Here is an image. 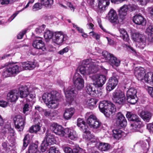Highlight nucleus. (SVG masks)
Here are the masks:
<instances>
[{
  "label": "nucleus",
  "mask_w": 153,
  "mask_h": 153,
  "mask_svg": "<svg viewBox=\"0 0 153 153\" xmlns=\"http://www.w3.org/2000/svg\"><path fill=\"white\" fill-rule=\"evenodd\" d=\"M103 62L100 58L97 59H88L83 61L82 64L78 67V69L82 75H88L96 73L100 69L99 64Z\"/></svg>",
  "instance_id": "1"
},
{
  "label": "nucleus",
  "mask_w": 153,
  "mask_h": 153,
  "mask_svg": "<svg viewBox=\"0 0 153 153\" xmlns=\"http://www.w3.org/2000/svg\"><path fill=\"white\" fill-rule=\"evenodd\" d=\"M59 94L56 91H52L50 93H45L42 96L44 102L49 108H56L58 105L57 96Z\"/></svg>",
  "instance_id": "2"
},
{
  "label": "nucleus",
  "mask_w": 153,
  "mask_h": 153,
  "mask_svg": "<svg viewBox=\"0 0 153 153\" xmlns=\"http://www.w3.org/2000/svg\"><path fill=\"white\" fill-rule=\"evenodd\" d=\"M144 68L141 67H136L134 74L137 79L141 81L144 79L145 82L153 86V74L148 73L145 74Z\"/></svg>",
  "instance_id": "3"
},
{
  "label": "nucleus",
  "mask_w": 153,
  "mask_h": 153,
  "mask_svg": "<svg viewBox=\"0 0 153 153\" xmlns=\"http://www.w3.org/2000/svg\"><path fill=\"white\" fill-rule=\"evenodd\" d=\"M99 108L100 111L108 117L116 111V108L114 105L106 101L100 102Z\"/></svg>",
  "instance_id": "4"
},
{
  "label": "nucleus",
  "mask_w": 153,
  "mask_h": 153,
  "mask_svg": "<svg viewBox=\"0 0 153 153\" xmlns=\"http://www.w3.org/2000/svg\"><path fill=\"white\" fill-rule=\"evenodd\" d=\"M22 71L21 67L18 65L10 64L7 66L5 70L2 73L3 76L6 77L18 74Z\"/></svg>",
  "instance_id": "5"
},
{
  "label": "nucleus",
  "mask_w": 153,
  "mask_h": 153,
  "mask_svg": "<svg viewBox=\"0 0 153 153\" xmlns=\"http://www.w3.org/2000/svg\"><path fill=\"white\" fill-rule=\"evenodd\" d=\"M112 95V99L115 103L120 105H122L125 102L126 98L124 94L120 90H115Z\"/></svg>",
  "instance_id": "6"
},
{
  "label": "nucleus",
  "mask_w": 153,
  "mask_h": 153,
  "mask_svg": "<svg viewBox=\"0 0 153 153\" xmlns=\"http://www.w3.org/2000/svg\"><path fill=\"white\" fill-rule=\"evenodd\" d=\"M46 140H44L41 145V150L42 152H44L47 149V147L50 145V143L52 144L54 140V136L49 131H47L45 137Z\"/></svg>",
  "instance_id": "7"
},
{
  "label": "nucleus",
  "mask_w": 153,
  "mask_h": 153,
  "mask_svg": "<svg viewBox=\"0 0 153 153\" xmlns=\"http://www.w3.org/2000/svg\"><path fill=\"white\" fill-rule=\"evenodd\" d=\"M92 79L93 81L94 85L96 86L102 87L105 83L106 77L102 74H97L93 75Z\"/></svg>",
  "instance_id": "8"
},
{
  "label": "nucleus",
  "mask_w": 153,
  "mask_h": 153,
  "mask_svg": "<svg viewBox=\"0 0 153 153\" xmlns=\"http://www.w3.org/2000/svg\"><path fill=\"white\" fill-rule=\"evenodd\" d=\"M73 81L74 86L78 90H80L84 87V80L78 73H76L75 74Z\"/></svg>",
  "instance_id": "9"
},
{
  "label": "nucleus",
  "mask_w": 153,
  "mask_h": 153,
  "mask_svg": "<svg viewBox=\"0 0 153 153\" xmlns=\"http://www.w3.org/2000/svg\"><path fill=\"white\" fill-rule=\"evenodd\" d=\"M136 90L134 88H131L127 91V101L132 104H135L137 102V98L136 94Z\"/></svg>",
  "instance_id": "10"
},
{
  "label": "nucleus",
  "mask_w": 153,
  "mask_h": 153,
  "mask_svg": "<svg viewBox=\"0 0 153 153\" xmlns=\"http://www.w3.org/2000/svg\"><path fill=\"white\" fill-rule=\"evenodd\" d=\"M33 45L34 48L39 50V52H40V55L43 54L45 53L47 49L45 43L42 40H34L33 42Z\"/></svg>",
  "instance_id": "11"
},
{
  "label": "nucleus",
  "mask_w": 153,
  "mask_h": 153,
  "mask_svg": "<svg viewBox=\"0 0 153 153\" xmlns=\"http://www.w3.org/2000/svg\"><path fill=\"white\" fill-rule=\"evenodd\" d=\"M75 90L74 88L69 87L66 90H65L64 91L66 98V101L69 104L71 103L74 100L76 96Z\"/></svg>",
  "instance_id": "12"
},
{
  "label": "nucleus",
  "mask_w": 153,
  "mask_h": 153,
  "mask_svg": "<svg viewBox=\"0 0 153 153\" xmlns=\"http://www.w3.org/2000/svg\"><path fill=\"white\" fill-rule=\"evenodd\" d=\"M24 118H23L20 115L16 116L14 119L15 125L16 128L19 131H22L25 125Z\"/></svg>",
  "instance_id": "13"
},
{
  "label": "nucleus",
  "mask_w": 153,
  "mask_h": 153,
  "mask_svg": "<svg viewBox=\"0 0 153 153\" xmlns=\"http://www.w3.org/2000/svg\"><path fill=\"white\" fill-rule=\"evenodd\" d=\"M51 128L56 134L65 137V129L64 131L62 126L56 123H53L51 126Z\"/></svg>",
  "instance_id": "14"
},
{
  "label": "nucleus",
  "mask_w": 153,
  "mask_h": 153,
  "mask_svg": "<svg viewBox=\"0 0 153 153\" xmlns=\"http://www.w3.org/2000/svg\"><path fill=\"white\" fill-rule=\"evenodd\" d=\"M126 117L129 120L135 121L134 124L136 126H137L139 127L140 126L141 121H140V118L137 115L131 112H127Z\"/></svg>",
  "instance_id": "15"
},
{
  "label": "nucleus",
  "mask_w": 153,
  "mask_h": 153,
  "mask_svg": "<svg viewBox=\"0 0 153 153\" xmlns=\"http://www.w3.org/2000/svg\"><path fill=\"white\" fill-rule=\"evenodd\" d=\"M118 82L117 77L112 76L110 78L107 83L106 89L107 91H110L114 89L117 85Z\"/></svg>",
  "instance_id": "16"
},
{
  "label": "nucleus",
  "mask_w": 153,
  "mask_h": 153,
  "mask_svg": "<svg viewBox=\"0 0 153 153\" xmlns=\"http://www.w3.org/2000/svg\"><path fill=\"white\" fill-rule=\"evenodd\" d=\"M64 41V36L61 32H58L54 34L52 37V42L57 44H61Z\"/></svg>",
  "instance_id": "17"
},
{
  "label": "nucleus",
  "mask_w": 153,
  "mask_h": 153,
  "mask_svg": "<svg viewBox=\"0 0 153 153\" xmlns=\"http://www.w3.org/2000/svg\"><path fill=\"white\" fill-rule=\"evenodd\" d=\"M65 137L72 140H75L78 137L76 131L69 128L65 129Z\"/></svg>",
  "instance_id": "18"
},
{
  "label": "nucleus",
  "mask_w": 153,
  "mask_h": 153,
  "mask_svg": "<svg viewBox=\"0 0 153 153\" xmlns=\"http://www.w3.org/2000/svg\"><path fill=\"white\" fill-rule=\"evenodd\" d=\"M111 22L117 23L119 22L118 16L116 11L111 9L109 12L107 16Z\"/></svg>",
  "instance_id": "19"
},
{
  "label": "nucleus",
  "mask_w": 153,
  "mask_h": 153,
  "mask_svg": "<svg viewBox=\"0 0 153 153\" xmlns=\"http://www.w3.org/2000/svg\"><path fill=\"white\" fill-rule=\"evenodd\" d=\"M117 123L121 127H125L127 124V122L123 115L121 113L119 112L117 114Z\"/></svg>",
  "instance_id": "20"
},
{
  "label": "nucleus",
  "mask_w": 153,
  "mask_h": 153,
  "mask_svg": "<svg viewBox=\"0 0 153 153\" xmlns=\"http://www.w3.org/2000/svg\"><path fill=\"white\" fill-rule=\"evenodd\" d=\"M8 100L11 102H16L19 97L17 90H12L9 92L7 95Z\"/></svg>",
  "instance_id": "21"
},
{
  "label": "nucleus",
  "mask_w": 153,
  "mask_h": 153,
  "mask_svg": "<svg viewBox=\"0 0 153 153\" xmlns=\"http://www.w3.org/2000/svg\"><path fill=\"white\" fill-rule=\"evenodd\" d=\"M18 91L19 97L22 98H26L29 94L28 88L26 86H21L19 88Z\"/></svg>",
  "instance_id": "22"
},
{
  "label": "nucleus",
  "mask_w": 153,
  "mask_h": 153,
  "mask_svg": "<svg viewBox=\"0 0 153 153\" xmlns=\"http://www.w3.org/2000/svg\"><path fill=\"white\" fill-rule=\"evenodd\" d=\"M133 21L136 24L144 25L146 23L145 19L141 15H136L133 18Z\"/></svg>",
  "instance_id": "23"
},
{
  "label": "nucleus",
  "mask_w": 153,
  "mask_h": 153,
  "mask_svg": "<svg viewBox=\"0 0 153 153\" xmlns=\"http://www.w3.org/2000/svg\"><path fill=\"white\" fill-rule=\"evenodd\" d=\"M95 85L93 84H88L85 87V90L87 94L92 96H95L97 94L95 88Z\"/></svg>",
  "instance_id": "24"
},
{
  "label": "nucleus",
  "mask_w": 153,
  "mask_h": 153,
  "mask_svg": "<svg viewBox=\"0 0 153 153\" xmlns=\"http://www.w3.org/2000/svg\"><path fill=\"white\" fill-rule=\"evenodd\" d=\"M85 118L87 119V122L91 126L97 119L95 116L93 115L91 112H87L86 113Z\"/></svg>",
  "instance_id": "25"
},
{
  "label": "nucleus",
  "mask_w": 153,
  "mask_h": 153,
  "mask_svg": "<svg viewBox=\"0 0 153 153\" xmlns=\"http://www.w3.org/2000/svg\"><path fill=\"white\" fill-rule=\"evenodd\" d=\"M75 112V110L73 108H66L65 110L63 117L67 120L70 119Z\"/></svg>",
  "instance_id": "26"
},
{
  "label": "nucleus",
  "mask_w": 153,
  "mask_h": 153,
  "mask_svg": "<svg viewBox=\"0 0 153 153\" xmlns=\"http://www.w3.org/2000/svg\"><path fill=\"white\" fill-rule=\"evenodd\" d=\"M136 146H140L143 150V153H147L149 149V143L147 140L140 141L137 143Z\"/></svg>",
  "instance_id": "27"
},
{
  "label": "nucleus",
  "mask_w": 153,
  "mask_h": 153,
  "mask_svg": "<svg viewBox=\"0 0 153 153\" xmlns=\"http://www.w3.org/2000/svg\"><path fill=\"white\" fill-rule=\"evenodd\" d=\"M152 116V114L149 111H143L140 113L141 117L144 121L146 122H149Z\"/></svg>",
  "instance_id": "28"
},
{
  "label": "nucleus",
  "mask_w": 153,
  "mask_h": 153,
  "mask_svg": "<svg viewBox=\"0 0 153 153\" xmlns=\"http://www.w3.org/2000/svg\"><path fill=\"white\" fill-rule=\"evenodd\" d=\"M109 0H98V9L102 10H105V7L109 4Z\"/></svg>",
  "instance_id": "29"
},
{
  "label": "nucleus",
  "mask_w": 153,
  "mask_h": 153,
  "mask_svg": "<svg viewBox=\"0 0 153 153\" xmlns=\"http://www.w3.org/2000/svg\"><path fill=\"white\" fill-rule=\"evenodd\" d=\"M108 61L109 64L113 67H118L120 65V59L117 58L113 54L111 56Z\"/></svg>",
  "instance_id": "30"
},
{
  "label": "nucleus",
  "mask_w": 153,
  "mask_h": 153,
  "mask_svg": "<svg viewBox=\"0 0 153 153\" xmlns=\"http://www.w3.org/2000/svg\"><path fill=\"white\" fill-rule=\"evenodd\" d=\"M98 148L102 151H107L111 148V145L108 143L100 142L98 146Z\"/></svg>",
  "instance_id": "31"
},
{
  "label": "nucleus",
  "mask_w": 153,
  "mask_h": 153,
  "mask_svg": "<svg viewBox=\"0 0 153 153\" xmlns=\"http://www.w3.org/2000/svg\"><path fill=\"white\" fill-rule=\"evenodd\" d=\"M119 30L120 34V37L122 38L124 41L129 42V36L126 30L123 28H119Z\"/></svg>",
  "instance_id": "32"
},
{
  "label": "nucleus",
  "mask_w": 153,
  "mask_h": 153,
  "mask_svg": "<svg viewBox=\"0 0 153 153\" xmlns=\"http://www.w3.org/2000/svg\"><path fill=\"white\" fill-rule=\"evenodd\" d=\"M97 102V101L94 98H90L85 99L84 103L88 106L90 108H93Z\"/></svg>",
  "instance_id": "33"
},
{
  "label": "nucleus",
  "mask_w": 153,
  "mask_h": 153,
  "mask_svg": "<svg viewBox=\"0 0 153 153\" xmlns=\"http://www.w3.org/2000/svg\"><path fill=\"white\" fill-rule=\"evenodd\" d=\"M2 131L4 134L9 133L12 136L14 135V131L11 128L10 126L9 125H6L2 129Z\"/></svg>",
  "instance_id": "34"
},
{
  "label": "nucleus",
  "mask_w": 153,
  "mask_h": 153,
  "mask_svg": "<svg viewBox=\"0 0 153 153\" xmlns=\"http://www.w3.org/2000/svg\"><path fill=\"white\" fill-rule=\"evenodd\" d=\"M132 38L134 41L137 42H141V40L145 39L143 35L138 33H133L132 35Z\"/></svg>",
  "instance_id": "35"
},
{
  "label": "nucleus",
  "mask_w": 153,
  "mask_h": 153,
  "mask_svg": "<svg viewBox=\"0 0 153 153\" xmlns=\"http://www.w3.org/2000/svg\"><path fill=\"white\" fill-rule=\"evenodd\" d=\"M128 9V5H124L120 8V10H119V15L121 18H123L124 17L126 16V12L128 10H129Z\"/></svg>",
  "instance_id": "36"
},
{
  "label": "nucleus",
  "mask_w": 153,
  "mask_h": 153,
  "mask_svg": "<svg viewBox=\"0 0 153 153\" xmlns=\"http://www.w3.org/2000/svg\"><path fill=\"white\" fill-rule=\"evenodd\" d=\"M38 146L34 143H33L29 146L28 152L27 153H39V152L38 150Z\"/></svg>",
  "instance_id": "37"
},
{
  "label": "nucleus",
  "mask_w": 153,
  "mask_h": 153,
  "mask_svg": "<svg viewBox=\"0 0 153 153\" xmlns=\"http://www.w3.org/2000/svg\"><path fill=\"white\" fill-rule=\"evenodd\" d=\"M122 131L120 129H116L113 130V136L116 139L119 140L122 136Z\"/></svg>",
  "instance_id": "38"
},
{
  "label": "nucleus",
  "mask_w": 153,
  "mask_h": 153,
  "mask_svg": "<svg viewBox=\"0 0 153 153\" xmlns=\"http://www.w3.org/2000/svg\"><path fill=\"white\" fill-rule=\"evenodd\" d=\"M146 32L149 39L153 41V28L152 26H149L147 28Z\"/></svg>",
  "instance_id": "39"
},
{
  "label": "nucleus",
  "mask_w": 153,
  "mask_h": 153,
  "mask_svg": "<svg viewBox=\"0 0 153 153\" xmlns=\"http://www.w3.org/2000/svg\"><path fill=\"white\" fill-rule=\"evenodd\" d=\"M53 2V0H41V4L46 7H51Z\"/></svg>",
  "instance_id": "40"
},
{
  "label": "nucleus",
  "mask_w": 153,
  "mask_h": 153,
  "mask_svg": "<svg viewBox=\"0 0 153 153\" xmlns=\"http://www.w3.org/2000/svg\"><path fill=\"white\" fill-rule=\"evenodd\" d=\"M54 33L51 31L48 30H46L45 32L44 36L45 39H50L53 37Z\"/></svg>",
  "instance_id": "41"
},
{
  "label": "nucleus",
  "mask_w": 153,
  "mask_h": 153,
  "mask_svg": "<svg viewBox=\"0 0 153 153\" xmlns=\"http://www.w3.org/2000/svg\"><path fill=\"white\" fill-rule=\"evenodd\" d=\"M98 0H90L88 3L89 5L95 10L98 9L97 1Z\"/></svg>",
  "instance_id": "42"
},
{
  "label": "nucleus",
  "mask_w": 153,
  "mask_h": 153,
  "mask_svg": "<svg viewBox=\"0 0 153 153\" xmlns=\"http://www.w3.org/2000/svg\"><path fill=\"white\" fill-rule=\"evenodd\" d=\"M136 45L141 49H143L146 45V38L141 40V42H137Z\"/></svg>",
  "instance_id": "43"
},
{
  "label": "nucleus",
  "mask_w": 153,
  "mask_h": 153,
  "mask_svg": "<svg viewBox=\"0 0 153 153\" xmlns=\"http://www.w3.org/2000/svg\"><path fill=\"white\" fill-rule=\"evenodd\" d=\"M40 126L38 124L32 126L30 128L29 131L30 133L36 132L40 129Z\"/></svg>",
  "instance_id": "44"
},
{
  "label": "nucleus",
  "mask_w": 153,
  "mask_h": 153,
  "mask_svg": "<svg viewBox=\"0 0 153 153\" xmlns=\"http://www.w3.org/2000/svg\"><path fill=\"white\" fill-rule=\"evenodd\" d=\"M42 4L39 3H35L33 6L32 10L33 11H35L39 10L42 8Z\"/></svg>",
  "instance_id": "45"
},
{
  "label": "nucleus",
  "mask_w": 153,
  "mask_h": 153,
  "mask_svg": "<svg viewBox=\"0 0 153 153\" xmlns=\"http://www.w3.org/2000/svg\"><path fill=\"white\" fill-rule=\"evenodd\" d=\"M134 124V123H133L131 124V130L132 132L138 131L139 130V129L143 126L142 122H141V126L140 127H138L137 126H136Z\"/></svg>",
  "instance_id": "46"
},
{
  "label": "nucleus",
  "mask_w": 153,
  "mask_h": 153,
  "mask_svg": "<svg viewBox=\"0 0 153 153\" xmlns=\"http://www.w3.org/2000/svg\"><path fill=\"white\" fill-rule=\"evenodd\" d=\"M112 54H111L108 53L107 51H104L102 52V55L105 59L106 60H109L111 57Z\"/></svg>",
  "instance_id": "47"
},
{
  "label": "nucleus",
  "mask_w": 153,
  "mask_h": 153,
  "mask_svg": "<svg viewBox=\"0 0 153 153\" xmlns=\"http://www.w3.org/2000/svg\"><path fill=\"white\" fill-rule=\"evenodd\" d=\"M28 64H29V61L24 62L20 64V66L22 68V70H29Z\"/></svg>",
  "instance_id": "48"
},
{
  "label": "nucleus",
  "mask_w": 153,
  "mask_h": 153,
  "mask_svg": "<svg viewBox=\"0 0 153 153\" xmlns=\"http://www.w3.org/2000/svg\"><path fill=\"white\" fill-rule=\"evenodd\" d=\"M101 125V122L99 121V120L97 119L90 127H93L94 128H97L100 126Z\"/></svg>",
  "instance_id": "49"
},
{
  "label": "nucleus",
  "mask_w": 153,
  "mask_h": 153,
  "mask_svg": "<svg viewBox=\"0 0 153 153\" xmlns=\"http://www.w3.org/2000/svg\"><path fill=\"white\" fill-rule=\"evenodd\" d=\"M93 135L91 134L89 131L84 133L83 135V138L86 140L89 141Z\"/></svg>",
  "instance_id": "50"
},
{
  "label": "nucleus",
  "mask_w": 153,
  "mask_h": 153,
  "mask_svg": "<svg viewBox=\"0 0 153 153\" xmlns=\"http://www.w3.org/2000/svg\"><path fill=\"white\" fill-rule=\"evenodd\" d=\"M45 27V25H43L35 29V31L37 34L41 33L43 31Z\"/></svg>",
  "instance_id": "51"
},
{
  "label": "nucleus",
  "mask_w": 153,
  "mask_h": 153,
  "mask_svg": "<svg viewBox=\"0 0 153 153\" xmlns=\"http://www.w3.org/2000/svg\"><path fill=\"white\" fill-rule=\"evenodd\" d=\"M17 1V0H0V3L2 5L7 4L10 3H11Z\"/></svg>",
  "instance_id": "52"
},
{
  "label": "nucleus",
  "mask_w": 153,
  "mask_h": 153,
  "mask_svg": "<svg viewBox=\"0 0 153 153\" xmlns=\"http://www.w3.org/2000/svg\"><path fill=\"white\" fill-rule=\"evenodd\" d=\"M137 1H139L142 5H145L148 3L152 2L153 0H137Z\"/></svg>",
  "instance_id": "53"
},
{
  "label": "nucleus",
  "mask_w": 153,
  "mask_h": 153,
  "mask_svg": "<svg viewBox=\"0 0 153 153\" xmlns=\"http://www.w3.org/2000/svg\"><path fill=\"white\" fill-rule=\"evenodd\" d=\"M62 148L65 153H72V150L69 147L66 146H63Z\"/></svg>",
  "instance_id": "54"
},
{
  "label": "nucleus",
  "mask_w": 153,
  "mask_h": 153,
  "mask_svg": "<svg viewBox=\"0 0 153 153\" xmlns=\"http://www.w3.org/2000/svg\"><path fill=\"white\" fill-rule=\"evenodd\" d=\"M85 124V122L82 119L79 118L77 120V126L80 127L82 125Z\"/></svg>",
  "instance_id": "55"
},
{
  "label": "nucleus",
  "mask_w": 153,
  "mask_h": 153,
  "mask_svg": "<svg viewBox=\"0 0 153 153\" xmlns=\"http://www.w3.org/2000/svg\"><path fill=\"white\" fill-rule=\"evenodd\" d=\"M49 153H60L59 152L56 150L55 147H51L49 149Z\"/></svg>",
  "instance_id": "56"
},
{
  "label": "nucleus",
  "mask_w": 153,
  "mask_h": 153,
  "mask_svg": "<svg viewBox=\"0 0 153 153\" xmlns=\"http://www.w3.org/2000/svg\"><path fill=\"white\" fill-rule=\"evenodd\" d=\"M8 103L5 101L1 100H0V106L3 108L6 107L8 105Z\"/></svg>",
  "instance_id": "57"
},
{
  "label": "nucleus",
  "mask_w": 153,
  "mask_h": 153,
  "mask_svg": "<svg viewBox=\"0 0 153 153\" xmlns=\"http://www.w3.org/2000/svg\"><path fill=\"white\" fill-rule=\"evenodd\" d=\"M82 125L80 127V129L85 133L89 131L87 129V126L85 124Z\"/></svg>",
  "instance_id": "58"
},
{
  "label": "nucleus",
  "mask_w": 153,
  "mask_h": 153,
  "mask_svg": "<svg viewBox=\"0 0 153 153\" xmlns=\"http://www.w3.org/2000/svg\"><path fill=\"white\" fill-rule=\"evenodd\" d=\"M28 67L29 70H32L34 68L36 67V65L34 62H29L28 64Z\"/></svg>",
  "instance_id": "59"
},
{
  "label": "nucleus",
  "mask_w": 153,
  "mask_h": 153,
  "mask_svg": "<svg viewBox=\"0 0 153 153\" xmlns=\"http://www.w3.org/2000/svg\"><path fill=\"white\" fill-rule=\"evenodd\" d=\"M148 91L150 96L153 97V88L150 86L147 87Z\"/></svg>",
  "instance_id": "60"
},
{
  "label": "nucleus",
  "mask_w": 153,
  "mask_h": 153,
  "mask_svg": "<svg viewBox=\"0 0 153 153\" xmlns=\"http://www.w3.org/2000/svg\"><path fill=\"white\" fill-rule=\"evenodd\" d=\"M82 150V149L79 147H76L72 150V153H80V151Z\"/></svg>",
  "instance_id": "61"
},
{
  "label": "nucleus",
  "mask_w": 153,
  "mask_h": 153,
  "mask_svg": "<svg viewBox=\"0 0 153 153\" xmlns=\"http://www.w3.org/2000/svg\"><path fill=\"white\" fill-rule=\"evenodd\" d=\"M147 128L150 132H153V123L148 124L147 125Z\"/></svg>",
  "instance_id": "62"
},
{
  "label": "nucleus",
  "mask_w": 153,
  "mask_h": 153,
  "mask_svg": "<svg viewBox=\"0 0 153 153\" xmlns=\"http://www.w3.org/2000/svg\"><path fill=\"white\" fill-rule=\"evenodd\" d=\"M69 51V48L67 47H66L63 49L59 51L58 53L61 55H62L64 53L67 52Z\"/></svg>",
  "instance_id": "63"
},
{
  "label": "nucleus",
  "mask_w": 153,
  "mask_h": 153,
  "mask_svg": "<svg viewBox=\"0 0 153 153\" xmlns=\"http://www.w3.org/2000/svg\"><path fill=\"white\" fill-rule=\"evenodd\" d=\"M29 105L27 103H26L25 104L23 108V112L25 114L26 112L28 111L29 110Z\"/></svg>",
  "instance_id": "64"
}]
</instances>
